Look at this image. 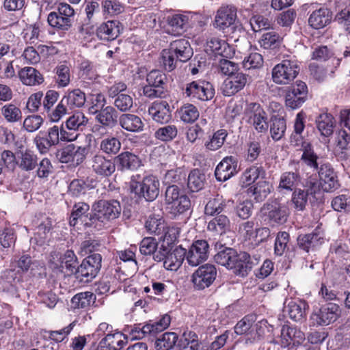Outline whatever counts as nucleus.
Listing matches in <instances>:
<instances>
[{"instance_id":"nucleus-1","label":"nucleus","mask_w":350,"mask_h":350,"mask_svg":"<svg viewBox=\"0 0 350 350\" xmlns=\"http://www.w3.org/2000/svg\"><path fill=\"white\" fill-rule=\"evenodd\" d=\"M215 261L231 270L236 275L245 277L251 271L252 265L249 254L245 252H238L231 247H224L214 256Z\"/></svg>"},{"instance_id":"nucleus-2","label":"nucleus","mask_w":350,"mask_h":350,"mask_svg":"<svg viewBox=\"0 0 350 350\" xmlns=\"http://www.w3.org/2000/svg\"><path fill=\"white\" fill-rule=\"evenodd\" d=\"M160 183L153 175H147L141 178L140 175L132 176L129 189L131 193L146 201L152 202L159 196Z\"/></svg>"},{"instance_id":"nucleus-3","label":"nucleus","mask_w":350,"mask_h":350,"mask_svg":"<svg viewBox=\"0 0 350 350\" xmlns=\"http://www.w3.org/2000/svg\"><path fill=\"white\" fill-rule=\"evenodd\" d=\"M171 319L167 314L161 317L156 322L149 321L147 323H137L126 325L123 331L126 333L131 340H139L146 336H154L168 327Z\"/></svg>"},{"instance_id":"nucleus-4","label":"nucleus","mask_w":350,"mask_h":350,"mask_svg":"<svg viewBox=\"0 0 350 350\" xmlns=\"http://www.w3.org/2000/svg\"><path fill=\"white\" fill-rule=\"evenodd\" d=\"M88 122L83 113L76 111L61 126L62 141L72 142L77 139L79 131H83Z\"/></svg>"},{"instance_id":"nucleus-5","label":"nucleus","mask_w":350,"mask_h":350,"mask_svg":"<svg viewBox=\"0 0 350 350\" xmlns=\"http://www.w3.org/2000/svg\"><path fill=\"white\" fill-rule=\"evenodd\" d=\"M102 256L94 253L86 257L75 270L76 278L81 282L88 283L94 278L101 267Z\"/></svg>"},{"instance_id":"nucleus-6","label":"nucleus","mask_w":350,"mask_h":350,"mask_svg":"<svg viewBox=\"0 0 350 350\" xmlns=\"http://www.w3.org/2000/svg\"><path fill=\"white\" fill-rule=\"evenodd\" d=\"M299 72V67L296 61L285 59L273 67L272 79L277 84H288Z\"/></svg>"},{"instance_id":"nucleus-7","label":"nucleus","mask_w":350,"mask_h":350,"mask_svg":"<svg viewBox=\"0 0 350 350\" xmlns=\"http://www.w3.org/2000/svg\"><path fill=\"white\" fill-rule=\"evenodd\" d=\"M340 314V308L338 304L327 303L319 308H315L310 317L313 325L325 326L334 322Z\"/></svg>"},{"instance_id":"nucleus-8","label":"nucleus","mask_w":350,"mask_h":350,"mask_svg":"<svg viewBox=\"0 0 350 350\" xmlns=\"http://www.w3.org/2000/svg\"><path fill=\"white\" fill-rule=\"evenodd\" d=\"M92 209L98 220H113L118 218L121 213V206L118 200H100L95 202Z\"/></svg>"},{"instance_id":"nucleus-9","label":"nucleus","mask_w":350,"mask_h":350,"mask_svg":"<svg viewBox=\"0 0 350 350\" xmlns=\"http://www.w3.org/2000/svg\"><path fill=\"white\" fill-rule=\"evenodd\" d=\"M88 152L87 146H77L71 144L62 148L57 153V157L61 163L77 166L84 161Z\"/></svg>"},{"instance_id":"nucleus-10","label":"nucleus","mask_w":350,"mask_h":350,"mask_svg":"<svg viewBox=\"0 0 350 350\" xmlns=\"http://www.w3.org/2000/svg\"><path fill=\"white\" fill-rule=\"evenodd\" d=\"M247 122L258 133H265L269 128L268 117L260 104L252 103L245 112Z\"/></svg>"},{"instance_id":"nucleus-11","label":"nucleus","mask_w":350,"mask_h":350,"mask_svg":"<svg viewBox=\"0 0 350 350\" xmlns=\"http://www.w3.org/2000/svg\"><path fill=\"white\" fill-rule=\"evenodd\" d=\"M185 93L191 99L207 101L214 97L215 88L208 81H192L187 85Z\"/></svg>"},{"instance_id":"nucleus-12","label":"nucleus","mask_w":350,"mask_h":350,"mask_svg":"<svg viewBox=\"0 0 350 350\" xmlns=\"http://www.w3.org/2000/svg\"><path fill=\"white\" fill-rule=\"evenodd\" d=\"M217 269L212 264H205L200 266L192 274L191 281L196 289L203 290L209 287L215 281L217 276Z\"/></svg>"},{"instance_id":"nucleus-13","label":"nucleus","mask_w":350,"mask_h":350,"mask_svg":"<svg viewBox=\"0 0 350 350\" xmlns=\"http://www.w3.org/2000/svg\"><path fill=\"white\" fill-rule=\"evenodd\" d=\"M60 139L62 140L61 130L59 126H53L46 132H39L34 139V142L39 152L44 154L52 146L57 145Z\"/></svg>"},{"instance_id":"nucleus-14","label":"nucleus","mask_w":350,"mask_h":350,"mask_svg":"<svg viewBox=\"0 0 350 350\" xmlns=\"http://www.w3.org/2000/svg\"><path fill=\"white\" fill-rule=\"evenodd\" d=\"M308 94L306 84L301 81L289 88L285 96L286 107L295 109L300 107L306 101Z\"/></svg>"},{"instance_id":"nucleus-15","label":"nucleus","mask_w":350,"mask_h":350,"mask_svg":"<svg viewBox=\"0 0 350 350\" xmlns=\"http://www.w3.org/2000/svg\"><path fill=\"white\" fill-rule=\"evenodd\" d=\"M209 245L205 240H197L186 251V260L191 267H196L208 258Z\"/></svg>"},{"instance_id":"nucleus-16","label":"nucleus","mask_w":350,"mask_h":350,"mask_svg":"<svg viewBox=\"0 0 350 350\" xmlns=\"http://www.w3.org/2000/svg\"><path fill=\"white\" fill-rule=\"evenodd\" d=\"M306 339L304 333L296 327L284 325L281 329L280 343L281 347L293 348L294 346L301 345Z\"/></svg>"},{"instance_id":"nucleus-17","label":"nucleus","mask_w":350,"mask_h":350,"mask_svg":"<svg viewBox=\"0 0 350 350\" xmlns=\"http://www.w3.org/2000/svg\"><path fill=\"white\" fill-rule=\"evenodd\" d=\"M318 172L320 181L322 183V189L324 191L329 192L332 189H337L338 182L336 174L328 163H321L316 170Z\"/></svg>"},{"instance_id":"nucleus-18","label":"nucleus","mask_w":350,"mask_h":350,"mask_svg":"<svg viewBox=\"0 0 350 350\" xmlns=\"http://www.w3.org/2000/svg\"><path fill=\"white\" fill-rule=\"evenodd\" d=\"M247 81V75L238 72L228 77L222 85V92L224 96H230L241 90Z\"/></svg>"},{"instance_id":"nucleus-19","label":"nucleus","mask_w":350,"mask_h":350,"mask_svg":"<svg viewBox=\"0 0 350 350\" xmlns=\"http://www.w3.org/2000/svg\"><path fill=\"white\" fill-rule=\"evenodd\" d=\"M148 113L152 119L159 124H166L172 118L169 103L165 100H156L148 107Z\"/></svg>"},{"instance_id":"nucleus-20","label":"nucleus","mask_w":350,"mask_h":350,"mask_svg":"<svg viewBox=\"0 0 350 350\" xmlns=\"http://www.w3.org/2000/svg\"><path fill=\"white\" fill-rule=\"evenodd\" d=\"M237 18V8L233 5H224L217 10L214 25L221 30H224L233 25Z\"/></svg>"},{"instance_id":"nucleus-21","label":"nucleus","mask_w":350,"mask_h":350,"mask_svg":"<svg viewBox=\"0 0 350 350\" xmlns=\"http://www.w3.org/2000/svg\"><path fill=\"white\" fill-rule=\"evenodd\" d=\"M237 161L233 156H228L224 158L217 165L215 175L218 181L224 182L237 172Z\"/></svg>"},{"instance_id":"nucleus-22","label":"nucleus","mask_w":350,"mask_h":350,"mask_svg":"<svg viewBox=\"0 0 350 350\" xmlns=\"http://www.w3.org/2000/svg\"><path fill=\"white\" fill-rule=\"evenodd\" d=\"M92 171L98 176L107 177L116 170L114 162L101 154H96L90 161Z\"/></svg>"},{"instance_id":"nucleus-23","label":"nucleus","mask_w":350,"mask_h":350,"mask_svg":"<svg viewBox=\"0 0 350 350\" xmlns=\"http://www.w3.org/2000/svg\"><path fill=\"white\" fill-rule=\"evenodd\" d=\"M121 29L122 25L118 21H108L97 27L96 35L101 40H113L119 36Z\"/></svg>"},{"instance_id":"nucleus-24","label":"nucleus","mask_w":350,"mask_h":350,"mask_svg":"<svg viewBox=\"0 0 350 350\" xmlns=\"http://www.w3.org/2000/svg\"><path fill=\"white\" fill-rule=\"evenodd\" d=\"M206 48L216 55L225 58H230L234 53L233 48L225 40L217 37H212L207 40Z\"/></svg>"},{"instance_id":"nucleus-25","label":"nucleus","mask_w":350,"mask_h":350,"mask_svg":"<svg viewBox=\"0 0 350 350\" xmlns=\"http://www.w3.org/2000/svg\"><path fill=\"white\" fill-rule=\"evenodd\" d=\"M332 13L327 8H320L312 12L308 18V23L314 29H320L331 23Z\"/></svg>"},{"instance_id":"nucleus-26","label":"nucleus","mask_w":350,"mask_h":350,"mask_svg":"<svg viewBox=\"0 0 350 350\" xmlns=\"http://www.w3.org/2000/svg\"><path fill=\"white\" fill-rule=\"evenodd\" d=\"M264 214L267 216L269 222L271 224H283L287 219V208L278 204H267L264 207Z\"/></svg>"},{"instance_id":"nucleus-27","label":"nucleus","mask_w":350,"mask_h":350,"mask_svg":"<svg viewBox=\"0 0 350 350\" xmlns=\"http://www.w3.org/2000/svg\"><path fill=\"white\" fill-rule=\"evenodd\" d=\"M170 49L176 55V58L181 62L188 61L193 55V49L186 39L174 40L171 42Z\"/></svg>"},{"instance_id":"nucleus-28","label":"nucleus","mask_w":350,"mask_h":350,"mask_svg":"<svg viewBox=\"0 0 350 350\" xmlns=\"http://www.w3.org/2000/svg\"><path fill=\"white\" fill-rule=\"evenodd\" d=\"M284 308V311L288 312L292 320L296 322H301L306 319V311L308 308V305L303 300H291Z\"/></svg>"},{"instance_id":"nucleus-29","label":"nucleus","mask_w":350,"mask_h":350,"mask_svg":"<svg viewBox=\"0 0 350 350\" xmlns=\"http://www.w3.org/2000/svg\"><path fill=\"white\" fill-rule=\"evenodd\" d=\"M118 122L124 130L129 132L139 133L144 130V122L135 114L123 113L119 117Z\"/></svg>"},{"instance_id":"nucleus-30","label":"nucleus","mask_w":350,"mask_h":350,"mask_svg":"<svg viewBox=\"0 0 350 350\" xmlns=\"http://www.w3.org/2000/svg\"><path fill=\"white\" fill-rule=\"evenodd\" d=\"M272 187L267 180H259L256 184L249 187L247 193L254 198L256 202H261L266 199L271 191Z\"/></svg>"},{"instance_id":"nucleus-31","label":"nucleus","mask_w":350,"mask_h":350,"mask_svg":"<svg viewBox=\"0 0 350 350\" xmlns=\"http://www.w3.org/2000/svg\"><path fill=\"white\" fill-rule=\"evenodd\" d=\"M186 250L180 246L170 251L163 262L164 267L170 271H176L186 259Z\"/></svg>"},{"instance_id":"nucleus-32","label":"nucleus","mask_w":350,"mask_h":350,"mask_svg":"<svg viewBox=\"0 0 350 350\" xmlns=\"http://www.w3.org/2000/svg\"><path fill=\"white\" fill-rule=\"evenodd\" d=\"M265 171L261 165H252L247 168L240 179V185L242 187H250L259 178H264Z\"/></svg>"},{"instance_id":"nucleus-33","label":"nucleus","mask_w":350,"mask_h":350,"mask_svg":"<svg viewBox=\"0 0 350 350\" xmlns=\"http://www.w3.org/2000/svg\"><path fill=\"white\" fill-rule=\"evenodd\" d=\"M191 14L189 13L175 14L168 18V24L177 33L180 34L190 27Z\"/></svg>"},{"instance_id":"nucleus-34","label":"nucleus","mask_w":350,"mask_h":350,"mask_svg":"<svg viewBox=\"0 0 350 350\" xmlns=\"http://www.w3.org/2000/svg\"><path fill=\"white\" fill-rule=\"evenodd\" d=\"M118 113L111 106H107L96 113V120L105 127L113 128L118 122Z\"/></svg>"},{"instance_id":"nucleus-35","label":"nucleus","mask_w":350,"mask_h":350,"mask_svg":"<svg viewBox=\"0 0 350 350\" xmlns=\"http://www.w3.org/2000/svg\"><path fill=\"white\" fill-rule=\"evenodd\" d=\"M116 159L118 163V167L121 170H133L139 167L141 165L139 158L130 152H122Z\"/></svg>"},{"instance_id":"nucleus-36","label":"nucleus","mask_w":350,"mask_h":350,"mask_svg":"<svg viewBox=\"0 0 350 350\" xmlns=\"http://www.w3.org/2000/svg\"><path fill=\"white\" fill-rule=\"evenodd\" d=\"M298 245L306 252L321 245L323 243V234L320 232H313L301 235L297 239Z\"/></svg>"},{"instance_id":"nucleus-37","label":"nucleus","mask_w":350,"mask_h":350,"mask_svg":"<svg viewBox=\"0 0 350 350\" xmlns=\"http://www.w3.org/2000/svg\"><path fill=\"white\" fill-rule=\"evenodd\" d=\"M21 82L26 85H36L43 82L42 75L32 67H25L19 72Z\"/></svg>"},{"instance_id":"nucleus-38","label":"nucleus","mask_w":350,"mask_h":350,"mask_svg":"<svg viewBox=\"0 0 350 350\" xmlns=\"http://www.w3.org/2000/svg\"><path fill=\"white\" fill-rule=\"evenodd\" d=\"M317 127L321 135L325 137L330 136L334 131V118L330 113H322L316 118Z\"/></svg>"},{"instance_id":"nucleus-39","label":"nucleus","mask_w":350,"mask_h":350,"mask_svg":"<svg viewBox=\"0 0 350 350\" xmlns=\"http://www.w3.org/2000/svg\"><path fill=\"white\" fill-rule=\"evenodd\" d=\"M300 181L299 174L293 172H285L280 176L278 189L280 191H292Z\"/></svg>"},{"instance_id":"nucleus-40","label":"nucleus","mask_w":350,"mask_h":350,"mask_svg":"<svg viewBox=\"0 0 350 350\" xmlns=\"http://www.w3.org/2000/svg\"><path fill=\"white\" fill-rule=\"evenodd\" d=\"M228 133L227 130L221 129L214 132L209 138L204 142V147L208 151H216L224 145Z\"/></svg>"},{"instance_id":"nucleus-41","label":"nucleus","mask_w":350,"mask_h":350,"mask_svg":"<svg viewBox=\"0 0 350 350\" xmlns=\"http://www.w3.org/2000/svg\"><path fill=\"white\" fill-rule=\"evenodd\" d=\"M59 262L55 263V268L66 269L71 273H75L78 264L77 258L73 251L68 250L64 254L60 255Z\"/></svg>"},{"instance_id":"nucleus-42","label":"nucleus","mask_w":350,"mask_h":350,"mask_svg":"<svg viewBox=\"0 0 350 350\" xmlns=\"http://www.w3.org/2000/svg\"><path fill=\"white\" fill-rule=\"evenodd\" d=\"M254 329L253 323L246 317L239 321L234 327V332L237 335H246L247 342L255 340L256 333L254 332Z\"/></svg>"},{"instance_id":"nucleus-43","label":"nucleus","mask_w":350,"mask_h":350,"mask_svg":"<svg viewBox=\"0 0 350 350\" xmlns=\"http://www.w3.org/2000/svg\"><path fill=\"white\" fill-rule=\"evenodd\" d=\"M62 99L64 103L70 109L81 107L86 101L85 93L79 89H75L68 92Z\"/></svg>"},{"instance_id":"nucleus-44","label":"nucleus","mask_w":350,"mask_h":350,"mask_svg":"<svg viewBox=\"0 0 350 350\" xmlns=\"http://www.w3.org/2000/svg\"><path fill=\"white\" fill-rule=\"evenodd\" d=\"M0 113L8 123H17L21 122L22 111L16 105L8 103L0 109Z\"/></svg>"},{"instance_id":"nucleus-45","label":"nucleus","mask_w":350,"mask_h":350,"mask_svg":"<svg viewBox=\"0 0 350 350\" xmlns=\"http://www.w3.org/2000/svg\"><path fill=\"white\" fill-rule=\"evenodd\" d=\"M95 295L90 291L76 294L71 299V308L73 309H86L94 301Z\"/></svg>"},{"instance_id":"nucleus-46","label":"nucleus","mask_w":350,"mask_h":350,"mask_svg":"<svg viewBox=\"0 0 350 350\" xmlns=\"http://www.w3.org/2000/svg\"><path fill=\"white\" fill-rule=\"evenodd\" d=\"M230 228V220L226 215H221L208 221V230L216 234H222Z\"/></svg>"},{"instance_id":"nucleus-47","label":"nucleus","mask_w":350,"mask_h":350,"mask_svg":"<svg viewBox=\"0 0 350 350\" xmlns=\"http://www.w3.org/2000/svg\"><path fill=\"white\" fill-rule=\"evenodd\" d=\"M90 210V206L88 204L83 202L75 203L73 206L72 211L70 218V225L75 226L78 220L83 221V219L88 217V213ZM85 221V219H84Z\"/></svg>"},{"instance_id":"nucleus-48","label":"nucleus","mask_w":350,"mask_h":350,"mask_svg":"<svg viewBox=\"0 0 350 350\" xmlns=\"http://www.w3.org/2000/svg\"><path fill=\"white\" fill-rule=\"evenodd\" d=\"M49 25L57 30L67 31L72 26V21L59 14L56 11L51 12L47 17Z\"/></svg>"},{"instance_id":"nucleus-49","label":"nucleus","mask_w":350,"mask_h":350,"mask_svg":"<svg viewBox=\"0 0 350 350\" xmlns=\"http://www.w3.org/2000/svg\"><path fill=\"white\" fill-rule=\"evenodd\" d=\"M204 174L200 170L195 169L188 176L187 186L191 192H197L204 187Z\"/></svg>"},{"instance_id":"nucleus-50","label":"nucleus","mask_w":350,"mask_h":350,"mask_svg":"<svg viewBox=\"0 0 350 350\" xmlns=\"http://www.w3.org/2000/svg\"><path fill=\"white\" fill-rule=\"evenodd\" d=\"M226 205V200L223 197L217 195L214 198H211L206 203L204 208V213L208 216L218 215L224 211Z\"/></svg>"},{"instance_id":"nucleus-51","label":"nucleus","mask_w":350,"mask_h":350,"mask_svg":"<svg viewBox=\"0 0 350 350\" xmlns=\"http://www.w3.org/2000/svg\"><path fill=\"white\" fill-rule=\"evenodd\" d=\"M103 339L115 350H120L126 345L128 336L121 332L116 331L113 333L107 334Z\"/></svg>"},{"instance_id":"nucleus-52","label":"nucleus","mask_w":350,"mask_h":350,"mask_svg":"<svg viewBox=\"0 0 350 350\" xmlns=\"http://www.w3.org/2000/svg\"><path fill=\"white\" fill-rule=\"evenodd\" d=\"M286 129V120L283 118L274 117L271 120L270 133L272 139L275 141L281 139L284 135Z\"/></svg>"},{"instance_id":"nucleus-53","label":"nucleus","mask_w":350,"mask_h":350,"mask_svg":"<svg viewBox=\"0 0 350 350\" xmlns=\"http://www.w3.org/2000/svg\"><path fill=\"white\" fill-rule=\"evenodd\" d=\"M165 221L159 215H150L146 221L145 227L150 234L160 235L165 229Z\"/></svg>"},{"instance_id":"nucleus-54","label":"nucleus","mask_w":350,"mask_h":350,"mask_svg":"<svg viewBox=\"0 0 350 350\" xmlns=\"http://www.w3.org/2000/svg\"><path fill=\"white\" fill-rule=\"evenodd\" d=\"M302 151L301 161L310 167L317 170L319 166L318 156L314 153L310 143H304Z\"/></svg>"},{"instance_id":"nucleus-55","label":"nucleus","mask_w":350,"mask_h":350,"mask_svg":"<svg viewBox=\"0 0 350 350\" xmlns=\"http://www.w3.org/2000/svg\"><path fill=\"white\" fill-rule=\"evenodd\" d=\"M180 120L185 123H193L199 117L198 108L192 104H185L178 110Z\"/></svg>"},{"instance_id":"nucleus-56","label":"nucleus","mask_w":350,"mask_h":350,"mask_svg":"<svg viewBox=\"0 0 350 350\" xmlns=\"http://www.w3.org/2000/svg\"><path fill=\"white\" fill-rule=\"evenodd\" d=\"M198 336L191 331L185 332L178 342V350H196Z\"/></svg>"},{"instance_id":"nucleus-57","label":"nucleus","mask_w":350,"mask_h":350,"mask_svg":"<svg viewBox=\"0 0 350 350\" xmlns=\"http://www.w3.org/2000/svg\"><path fill=\"white\" fill-rule=\"evenodd\" d=\"M55 83L58 88H64L70 82V68L66 64L58 65L55 69Z\"/></svg>"},{"instance_id":"nucleus-58","label":"nucleus","mask_w":350,"mask_h":350,"mask_svg":"<svg viewBox=\"0 0 350 350\" xmlns=\"http://www.w3.org/2000/svg\"><path fill=\"white\" fill-rule=\"evenodd\" d=\"M177 340L178 336L176 334L165 332L156 340V349L157 350H170L175 345Z\"/></svg>"},{"instance_id":"nucleus-59","label":"nucleus","mask_w":350,"mask_h":350,"mask_svg":"<svg viewBox=\"0 0 350 350\" xmlns=\"http://www.w3.org/2000/svg\"><path fill=\"white\" fill-rule=\"evenodd\" d=\"M121 148L120 140L115 137H106L100 144V149L103 152L113 155L116 154Z\"/></svg>"},{"instance_id":"nucleus-60","label":"nucleus","mask_w":350,"mask_h":350,"mask_svg":"<svg viewBox=\"0 0 350 350\" xmlns=\"http://www.w3.org/2000/svg\"><path fill=\"white\" fill-rule=\"evenodd\" d=\"M280 42L281 37L280 35L273 31H271L262 35L259 44L263 49H269L277 47Z\"/></svg>"},{"instance_id":"nucleus-61","label":"nucleus","mask_w":350,"mask_h":350,"mask_svg":"<svg viewBox=\"0 0 350 350\" xmlns=\"http://www.w3.org/2000/svg\"><path fill=\"white\" fill-rule=\"evenodd\" d=\"M38 164L37 156L33 152L26 150L21 152L19 167L25 171H30L35 168Z\"/></svg>"},{"instance_id":"nucleus-62","label":"nucleus","mask_w":350,"mask_h":350,"mask_svg":"<svg viewBox=\"0 0 350 350\" xmlns=\"http://www.w3.org/2000/svg\"><path fill=\"white\" fill-rule=\"evenodd\" d=\"M16 163V159L13 152L8 150H3L1 153L0 175L3 173L5 168L9 170H13Z\"/></svg>"},{"instance_id":"nucleus-63","label":"nucleus","mask_w":350,"mask_h":350,"mask_svg":"<svg viewBox=\"0 0 350 350\" xmlns=\"http://www.w3.org/2000/svg\"><path fill=\"white\" fill-rule=\"evenodd\" d=\"M79 71L81 77L84 79L95 80L98 77L95 65L86 59L81 62Z\"/></svg>"},{"instance_id":"nucleus-64","label":"nucleus","mask_w":350,"mask_h":350,"mask_svg":"<svg viewBox=\"0 0 350 350\" xmlns=\"http://www.w3.org/2000/svg\"><path fill=\"white\" fill-rule=\"evenodd\" d=\"M178 133V130L174 125H167L161 127L155 132V137L163 142H169L174 139Z\"/></svg>"}]
</instances>
